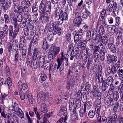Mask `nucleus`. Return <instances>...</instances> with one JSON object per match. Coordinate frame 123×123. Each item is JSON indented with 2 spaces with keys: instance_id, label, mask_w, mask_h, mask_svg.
<instances>
[{
  "instance_id": "19",
  "label": "nucleus",
  "mask_w": 123,
  "mask_h": 123,
  "mask_svg": "<svg viewBox=\"0 0 123 123\" xmlns=\"http://www.w3.org/2000/svg\"><path fill=\"white\" fill-rule=\"evenodd\" d=\"M113 81V77L111 76L108 77L106 79V82L107 85H113L112 83Z\"/></svg>"
},
{
  "instance_id": "12",
  "label": "nucleus",
  "mask_w": 123,
  "mask_h": 123,
  "mask_svg": "<svg viewBox=\"0 0 123 123\" xmlns=\"http://www.w3.org/2000/svg\"><path fill=\"white\" fill-rule=\"evenodd\" d=\"M25 98L27 99V98L29 99V100L31 104H32L33 101V99L31 94L30 93H28V92H26L25 94Z\"/></svg>"
},
{
  "instance_id": "57",
  "label": "nucleus",
  "mask_w": 123,
  "mask_h": 123,
  "mask_svg": "<svg viewBox=\"0 0 123 123\" xmlns=\"http://www.w3.org/2000/svg\"><path fill=\"white\" fill-rule=\"evenodd\" d=\"M18 50L17 49L15 52V61H17L19 57Z\"/></svg>"
},
{
  "instance_id": "4",
  "label": "nucleus",
  "mask_w": 123,
  "mask_h": 123,
  "mask_svg": "<svg viewBox=\"0 0 123 123\" xmlns=\"http://www.w3.org/2000/svg\"><path fill=\"white\" fill-rule=\"evenodd\" d=\"M80 51L78 50H75V51L73 50L72 51L70 54V59L73 60L74 58L75 57L76 58H78L80 56Z\"/></svg>"
},
{
  "instance_id": "33",
  "label": "nucleus",
  "mask_w": 123,
  "mask_h": 123,
  "mask_svg": "<svg viewBox=\"0 0 123 123\" xmlns=\"http://www.w3.org/2000/svg\"><path fill=\"white\" fill-rule=\"evenodd\" d=\"M96 79H98V82L99 84L102 82L103 78L101 75L96 74L95 76Z\"/></svg>"
},
{
  "instance_id": "22",
  "label": "nucleus",
  "mask_w": 123,
  "mask_h": 123,
  "mask_svg": "<svg viewBox=\"0 0 123 123\" xmlns=\"http://www.w3.org/2000/svg\"><path fill=\"white\" fill-rule=\"evenodd\" d=\"M45 11L44 12L42 13H44L46 12L47 15L49 14L51 12V6L50 5H47L44 8Z\"/></svg>"
},
{
  "instance_id": "62",
  "label": "nucleus",
  "mask_w": 123,
  "mask_h": 123,
  "mask_svg": "<svg viewBox=\"0 0 123 123\" xmlns=\"http://www.w3.org/2000/svg\"><path fill=\"white\" fill-rule=\"evenodd\" d=\"M106 14V11L105 10H103L101 12L100 14V15L101 16V18L103 19Z\"/></svg>"
},
{
  "instance_id": "38",
  "label": "nucleus",
  "mask_w": 123,
  "mask_h": 123,
  "mask_svg": "<svg viewBox=\"0 0 123 123\" xmlns=\"http://www.w3.org/2000/svg\"><path fill=\"white\" fill-rule=\"evenodd\" d=\"M1 116L4 118L8 119V121L9 119H10V117H11L10 115L8 113L6 115L5 114L4 112H2L1 113Z\"/></svg>"
},
{
  "instance_id": "36",
  "label": "nucleus",
  "mask_w": 123,
  "mask_h": 123,
  "mask_svg": "<svg viewBox=\"0 0 123 123\" xmlns=\"http://www.w3.org/2000/svg\"><path fill=\"white\" fill-rule=\"evenodd\" d=\"M113 97L114 100L115 101H117L119 98V95L117 91H115L114 92Z\"/></svg>"
},
{
  "instance_id": "45",
  "label": "nucleus",
  "mask_w": 123,
  "mask_h": 123,
  "mask_svg": "<svg viewBox=\"0 0 123 123\" xmlns=\"http://www.w3.org/2000/svg\"><path fill=\"white\" fill-rule=\"evenodd\" d=\"M86 111L83 108H81L79 111V115L81 117H83L85 114Z\"/></svg>"
},
{
  "instance_id": "63",
  "label": "nucleus",
  "mask_w": 123,
  "mask_h": 123,
  "mask_svg": "<svg viewBox=\"0 0 123 123\" xmlns=\"http://www.w3.org/2000/svg\"><path fill=\"white\" fill-rule=\"evenodd\" d=\"M111 58L112 62H115L117 60V57L114 55H111Z\"/></svg>"
},
{
  "instance_id": "23",
  "label": "nucleus",
  "mask_w": 123,
  "mask_h": 123,
  "mask_svg": "<svg viewBox=\"0 0 123 123\" xmlns=\"http://www.w3.org/2000/svg\"><path fill=\"white\" fill-rule=\"evenodd\" d=\"M105 105H107L108 106L110 105H112L114 103L113 101V99L112 98H110L107 100H105Z\"/></svg>"
},
{
  "instance_id": "50",
  "label": "nucleus",
  "mask_w": 123,
  "mask_h": 123,
  "mask_svg": "<svg viewBox=\"0 0 123 123\" xmlns=\"http://www.w3.org/2000/svg\"><path fill=\"white\" fill-rule=\"evenodd\" d=\"M74 101L71 100H70L69 102V110L70 111H71L72 110V109L73 108V105L74 104Z\"/></svg>"
},
{
  "instance_id": "37",
  "label": "nucleus",
  "mask_w": 123,
  "mask_h": 123,
  "mask_svg": "<svg viewBox=\"0 0 123 123\" xmlns=\"http://www.w3.org/2000/svg\"><path fill=\"white\" fill-rule=\"evenodd\" d=\"M116 71L118 73L120 77H123V72L122 69H120L119 67H118L117 68Z\"/></svg>"
},
{
  "instance_id": "58",
  "label": "nucleus",
  "mask_w": 123,
  "mask_h": 123,
  "mask_svg": "<svg viewBox=\"0 0 123 123\" xmlns=\"http://www.w3.org/2000/svg\"><path fill=\"white\" fill-rule=\"evenodd\" d=\"M117 3L115 2H114L113 6H112L111 9L114 12L116 11L117 8Z\"/></svg>"
},
{
  "instance_id": "1",
  "label": "nucleus",
  "mask_w": 123,
  "mask_h": 123,
  "mask_svg": "<svg viewBox=\"0 0 123 123\" xmlns=\"http://www.w3.org/2000/svg\"><path fill=\"white\" fill-rule=\"evenodd\" d=\"M13 24L14 25V30L12 26L10 25L9 27V36L11 38H15L19 31V27L18 25L17 21L15 19H13Z\"/></svg>"
},
{
  "instance_id": "16",
  "label": "nucleus",
  "mask_w": 123,
  "mask_h": 123,
  "mask_svg": "<svg viewBox=\"0 0 123 123\" xmlns=\"http://www.w3.org/2000/svg\"><path fill=\"white\" fill-rule=\"evenodd\" d=\"M73 24L74 26L79 27L81 24V22L79 19L75 18L73 20Z\"/></svg>"
},
{
  "instance_id": "44",
  "label": "nucleus",
  "mask_w": 123,
  "mask_h": 123,
  "mask_svg": "<svg viewBox=\"0 0 123 123\" xmlns=\"http://www.w3.org/2000/svg\"><path fill=\"white\" fill-rule=\"evenodd\" d=\"M33 63L32 66L34 69H37L38 67V63L37 61H35V60L33 59L32 61Z\"/></svg>"
},
{
  "instance_id": "14",
  "label": "nucleus",
  "mask_w": 123,
  "mask_h": 123,
  "mask_svg": "<svg viewBox=\"0 0 123 123\" xmlns=\"http://www.w3.org/2000/svg\"><path fill=\"white\" fill-rule=\"evenodd\" d=\"M80 41L78 42L77 43H76L75 45H77V46H80L81 47H84L86 46V40H85L83 41L82 39L81 40H80Z\"/></svg>"
},
{
  "instance_id": "61",
  "label": "nucleus",
  "mask_w": 123,
  "mask_h": 123,
  "mask_svg": "<svg viewBox=\"0 0 123 123\" xmlns=\"http://www.w3.org/2000/svg\"><path fill=\"white\" fill-rule=\"evenodd\" d=\"M75 17L76 18L79 19V18H80L81 17V13L77 12H75Z\"/></svg>"
},
{
  "instance_id": "13",
  "label": "nucleus",
  "mask_w": 123,
  "mask_h": 123,
  "mask_svg": "<svg viewBox=\"0 0 123 123\" xmlns=\"http://www.w3.org/2000/svg\"><path fill=\"white\" fill-rule=\"evenodd\" d=\"M40 19L41 20L43 23H46L48 22L49 20V18L48 17L42 14L41 15Z\"/></svg>"
},
{
  "instance_id": "49",
  "label": "nucleus",
  "mask_w": 123,
  "mask_h": 123,
  "mask_svg": "<svg viewBox=\"0 0 123 123\" xmlns=\"http://www.w3.org/2000/svg\"><path fill=\"white\" fill-rule=\"evenodd\" d=\"M94 54V59L95 62H97L99 60V54L98 53L96 52L95 53H93Z\"/></svg>"
},
{
  "instance_id": "39",
  "label": "nucleus",
  "mask_w": 123,
  "mask_h": 123,
  "mask_svg": "<svg viewBox=\"0 0 123 123\" xmlns=\"http://www.w3.org/2000/svg\"><path fill=\"white\" fill-rule=\"evenodd\" d=\"M95 114V111L91 110H90L89 112L88 115L89 117L91 118H93Z\"/></svg>"
},
{
  "instance_id": "9",
  "label": "nucleus",
  "mask_w": 123,
  "mask_h": 123,
  "mask_svg": "<svg viewBox=\"0 0 123 123\" xmlns=\"http://www.w3.org/2000/svg\"><path fill=\"white\" fill-rule=\"evenodd\" d=\"M44 0H42L41 2L39 7V11L40 13L44 12L45 11L44 9V8L47 6V5L48 4V3H47V4L46 3L45 4H44Z\"/></svg>"
},
{
  "instance_id": "64",
  "label": "nucleus",
  "mask_w": 123,
  "mask_h": 123,
  "mask_svg": "<svg viewBox=\"0 0 123 123\" xmlns=\"http://www.w3.org/2000/svg\"><path fill=\"white\" fill-rule=\"evenodd\" d=\"M120 18L119 17H117L116 18V25L117 26H118L120 23Z\"/></svg>"
},
{
  "instance_id": "21",
  "label": "nucleus",
  "mask_w": 123,
  "mask_h": 123,
  "mask_svg": "<svg viewBox=\"0 0 123 123\" xmlns=\"http://www.w3.org/2000/svg\"><path fill=\"white\" fill-rule=\"evenodd\" d=\"M26 51L25 49H22L21 52L20 59L21 60H23L26 57Z\"/></svg>"
},
{
  "instance_id": "42",
  "label": "nucleus",
  "mask_w": 123,
  "mask_h": 123,
  "mask_svg": "<svg viewBox=\"0 0 123 123\" xmlns=\"http://www.w3.org/2000/svg\"><path fill=\"white\" fill-rule=\"evenodd\" d=\"M13 6H14V12L16 13L18 12L19 6L18 4L17 3H14Z\"/></svg>"
},
{
  "instance_id": "2",
  "label": "nucleus",
  "mask_w": 123,
  "mask_h": 123,
  "mask_svg": "<svg viewBox=\"0 0 123 123\" xmlns=\"http://www.w3.org/2000/svg\"><path fill=\"white\" fill-rule=\"evenodd\" d=\"M49 31L52 32L53 34H56L60 35L61 32V30L59 27V24L51 21L50 22L48 26Z\"/></svg>"
},
{
  "instance_id": "26",
  "label": "nucleus",
  "mask_w": 123,
  "mask_h": 123,
  "mask_svg": "<svg viewBox=\"0 0 123 123\" xmlns=\"http://www.w3.org/2000/svg\"><path fill=\"white\" fill-rule=\"evenodd\" d=\"M100 56L101 61L104 62L103 61L105 57V55L104 51L102 49L100 50Z\"/></svg>"
},
{
  "instance_id": "35",
  "label": "nucleus",
  "mask_w": 123,
  "mask_h": 123,
  "mask_svg": "<svg viewBox=\"0 0 123 123\" xmlns=\"http://www.w3.org/2000/svg\"><path fill=\"white\" fill-rule=\"evenodd\" d=\"M7 25L6 24L4 25V26L3 27V30L4 32V34H8L9 31Z\"/></svg>"
},
{
  "instance_id": "7",
  "label": "nucleus",
  "mask_w": 123,
  "mask_h": 123,
  "mask_svg": "<svg viewBox=\"0 0 123 123\" xmlns=\"http://www.w3.org/2000/svg\"><path fill=\"white\" fill-rule=\"evenodd\" d=\"M117 118V115L115 113L108 120L107 123H118L116 120Z\"/></svg>"
},
{
  "instance_id": "43",
  "label": "nucleus",
  "mask_w": 123,
  "mask_h": 123,
  "mask_svg": "<svg viewBox=\"0 0 123 123\" xmlns=\"http://www.w3.org/2000/svg\"><path fill=\"white\" fill-rule=\"evenodd\" d=\"M81 40L82 39L81 38H79V35L78 34H76L74 36V41L75 43H78V42H79L80 41V40Z\"/></svg>"
},
{
  "instance_id": "40",
  "label": "nucleus",
  "mask_w": 123,
  "mask_h": 123,
  "mask_svg": "<svg viewBox=\"0 0 123 123\" xmlns=\"http://www.w3.org/2000/svg\"><path fill=\"white\" fill-rule=\"evenodd\" d=\"M5 72L7 77H9L10 75V69L9 67L6 66L5 69Z\"/></svg>"
},
{
  "instance_id": "29",
  "label": "nucleus",
  "mask_w": 123,
  "mask_h": 123,
  "mask_svg": "<svg viewBox=\"0 0 123 123\" xmlns=\"http://www.w3.org/2000/svg\"><path fill=\"white\" fill-rule=\"evenodd\" d=\"M93 96L95 97L98 96V99H101V93L99 92V91H93Z\"/></svg>"
},
{
  "instance_id": "24",
  "label": "nucleus",
  "mask_w": 123,
  "mask_h": 123,
  "mask_svg": "<svg viewBox=\"0 0 123 123\" xmlns=\"http://www.w3.org/2000/svg\"><path fill=\"white\" fill-rule=\"evenodd\" d=\"M15 104H16V103H15L14 104L15 106L14 105H13L12 106L13 107V108L14 110L15 111L16 113L17 112L18 114H20L23 112L22 111V110L19 108L15 106Z\"/></svg>"
},
{
  "instance_id": "60",
  "label": "nucleus",
  "mask_w": 123,
  "mask_h": 123,
  "mask_svg": "<svg viewBox=\"0 0 123 123\" xmlns=\"http://www.w3.org/2000/svg\"><path fill=\"white\" fill-rule=\"evenodd\" d=\"M43 49H45V48L46 50H47V49H48V48L47 47V41L45 40H44L43 42Z\"/></svg>"
},
{
  "instance_id": "11",
  "label": "nucleus",
  "mask_w": 123,
  "mask_h": 123,
  "mask_svg": "<svg viewBox=\"0 0 123 123\" xmlns=\"http://www.w3.org/2000/svg\"><path fill=\"white\" fill-rule=\"evenodd\" d=\"M18 85L19 88L20 89L22 88L23 90H25L28 87V86L27 83L25 82L19 81L18 82Z\"/></svg>"
},
{
  "instance_id": "15",
  "label": "nucleus",
  "mask_w": 123,
  "mask_h": 123,
  "mask_svg": "<svg viewBox=\"0 0 123 123\" xmlns=\"http://www.w3.org/2000/svg\"><path fill=\"white\" fill-rule=\"evenodd\" d=\"M108 47L109 49L113 53H115L116 52V49L113 43L112 42L108 43Z\"/></svg>"
},
{
  "instance_id": "6",
  "label": "nucleus",
  "mask_w": 123,
  "mask_h": 123,
  "mask_svg": "<svg viewBox=\"0 0 123 123\" xmlns=\"http://www.w3.org/2000/svg\"><path fill=\"white\" fill-rule=\"evenodd\" d=\"M97 120L98 123H106L107 121V118L104 116H102L101 117L100 115L98 114Z\"/></svg>"
},
{
  "instance_id": "47",
  "label": "nucleus",
  "mask_w": 123,
  "mask_h": 123,
  "mask_svg": "<svg viewBox=\"0 0 123 123\" xmlns=\"http://www.w3.org/2000/svg\"><path fill=\"white\" fill-rule=\"evenodd\" d=\"M49 52L48 54V57L49 60L51 61L54 58H55L56 56H54L53 53H52L51 54V52H50L49 51Z\"/></svg>"
},
{
  "instance_id": "55",
  "label": "nucleus",
  "mask_w": 123,
  "mask_h": 123,
  "mask_svg": "<svg viewBox=\"0 0 123 123\" xmlns=\"http://www.w3.org/2000/svg\"><path fill=\"white\" fill-rule=\"evenodd\" d=\"M99 48L97 45L94 46L93 49V53H95L99 51Z\"/></svg>"
},
{
  "instance_id": "27",
  "label": "nucleus",
  "mask_w": 123,
  "mask_h": 123,
  "mask_svg": "<svg viewBox=\"0 0 123 123\" xmlns=\"http://www.w3.org/2000/svg\"><path fill=\"white\" fill-rule=\"evenodd\" d=\"M90 103H91L88 101L86 102L84 104V109L85 111L86 110H88L91 106Z\"/></svg>"
},
{
  "instance_id": "17",
  "label": "nucleus",
  "mask_w": 123,
  "mask_h": 123,
  "mask_svg": "<svg viewBox=\"0 0 123 123\" xmlns=\"http://www.w3.org/2000/svg\"><path fill=\"white\" fill-rule=\"evenodd\" d=\"M46 94L44 92H40L39 94H37V96H39L40 99L43 100H44L46 98Z\"/></svg>"
},
{
  "instance_id": "31",
  "label": "nucleus",
  "mask_w": 123,
  "mask_h": 123,
  "mask_svg": "<svg viewBox=\"0 0 123 123\" xmlns=\"http://www.w3.org/2000/svg\"><path fill=\"white\" fill-rule=\"evenodd\" d=\"M105 32L104 27L102 25H101L99 27V35H102Z\"/></svg>"
},
{
  "instance_id": "20",
  "label": "nucleus",
  "mask_w": 123,
  "mask_h": 123,
  "mask_svg": "<svg viewBox=\"0 0 123 123\" xmlns=\"http://www.w3.org/2000/svg\"><path fill=\"white\" fill-rule=\"evenodd\" d=\"M25 90L21 89L19 91V93L21 99V100H23L25 98Z\"/></svg>"
},
{
  "instance_id": "18",
  "label": "nucleus",
  "mask_w": 123,
  "mask_h": 123,
  "mask_svg": "<svg viewBox=\"0 0 123 123\" xmlns=\"http://www.w3.org/2000/svg\"><path fill=\"white\" fill-rule=\"evenodd\" d=\"M100 37L98 36V35L92 36V39L95 41V44H98L100 41Z\"/></svg>"
},
{
  "instance_id": "51",
  "label": "nucleus",
  "mask_w": 123,
  "mask_h": 123,
  "mask_svg": "<svg viewBox=\"0 0 123 123\" xmlns=\"http://www.w3.org/2000/svg\"><path fill=\"white\" fill-rule=\"evenodd\" d=\"M41 78V79L42 80L44 81L46 80L47 77L46 76V75L44 74V72H42Z\"/></svg>"
},
{
  "instance_id": "3",
  "label": "nucleus",
  "mask_w": 123,
  "mask_h": 123,
  "mask_svg": "<svg viewBox=\"0 0 123 123\" xmlns=\"http://www.w3.org/2000/svg\"><path fill=\"white\" fill-rule=\"evenodd\" d=\"M68 15L66 13H63L62 10L60 11L59 18L58 20V23L61 24L64 20H67L68 19Z\"/></svg>"
},
{
  "instance_id": "48",
  "label": "nucleus",
  "mask_w": 123,
  "mask_h": 123,
  "mask_svg": "<svg viewBox=\"0 0 123 123\" xmlns=\"http://www.w3.org/2000/svg\"><path fill=\"white\" fill-rule=\"evenodd\" d=\"M91 38V31H88L87 33L86 39L87 41H88Z\"/></svg>"
},
{
  "instance_id": "10",
  "label": "nucleus",
  "mask_w": 123,
  "mask_h": 123,
  "mask_svg": "<svg viewBox=\"0 0 123 123\" xmlns=\"http://www.w3.org/2000/svg\"><path fill=\"white\" fill-rule=\"evenodd\" d=\"M40 56V53L38 52V49L37 48H35L33 55V59H37Z\"/></svg>"
},
{
  "instance_id": "46",
  "label": "nucleus",
  "mask_w": 123,
  "mask_h": 123,
  "mask_svg": "<svg viewBox=\"0 0 123 123\" xmlns=\"http://www.w3.org/2000/svg\"><path fill=\"white\" fill-rule=\"evenodd\" d=\"M60 112L61 113H64L63 114L66 113L67 112V108L66 107L62 106L60 107Z\"/></svg>"
},
{
  "instance_id": "53",
  "label": "nucleus",
  "mask_w": 123,
  "mask_h": 123,
  "mask_svg": "<svg viewBox=\"0 0 123 123\" xmlns=\"http://www.w3.org/2000/svg\"><path fill=\"white\" fill-rule=\"evenodd\" d=\"M25 21L23 22H22L20 24V26L21 28H24L25 27L26 25V23L27 22L26 20L25 19H24Z\"/></svg>"
},
{
  "instance_id": "41",
  "label": "nucleus",
  "mask_w": 123,
  "mask_h": 123,
  "mask_svg": "<svg viewBox=\"0 0 123 123\" xmlns=\"http://www.w3.org/2000/svg\"><path fill=\"white\" fill-rule=\"evenodd\" d=\"M108 31L110 33L111 32L113 33L114 32L115 30V26L114 25L109 26L107 29Z\"/></svg>"
},
{
  "instance_id": "34",
  "label": "nucleus",
  "mask_w": 123,
  "mask_h": 123,
  "mask_svg": "<svg viewBox=\"0 0 123 123\" xmlns=\"http://www.w3.org/2000/svg\"><path fill=\"white\" fill-rule=\"evenodd\" d=\"M108 91V93L110 95H112L113 93L114 89V86L113 85H110Z\"/></svg>"
},
{
  "instance_id": "30",
  "label": "nucleus",
  "mask_w": 123,
  "mask_h": 123,
  "mask_svg": "<svg viewBox=\"0 0 123 123\" xmlns=\"http://www.w3.org/2000/svg\"><path fill=\"white\" fill-rule=\"evenodd\" d=\"M10 3H8L7 2H3L1 4L2 8L5 10H7L8 6L10 5Z\"/></svg>"
},
{
  "instance_id": "54",
  "label": "nucleus",
  "mask_w": 123,
  "mask_h": 123,
  "mask_svg": "<svg viewBox=\"0 0 123 123\" xmlns=\"http://www.w3.org/2000/svg\"><path fill=\"white\" fill-rule=\"evenodd\" d=\"M107 84L105 83H102V86L101 87L102 91H105L107 88Z\"/></svg>"
},
{
  "instance_id": "59",
  "label": "nucleus",
  "mask_w": 123,
  "mask_h": 123,
  "mask_svg": "<svg viewBox=\"0 0 123 123\" xmlns=\"http://www.w3.org/2000/svg\"><path fill=\"white\" fill-rule=\"evenodd\" d=\"M31 60L29 59H27L26 61V63L27 65H29L31 67L32 66L33 62Z\"/></svg>"
},
{
  "instance_id": "28",
  "label": "nucleus",
  "mask_w": 123,
  "mask_h": 123,
  "mask_svg": "<svg viewBox=\"0 0 123 123\" xmlns=\"http://www.w3.org/2000/svg\"><path fill=\"white\" fill-rule=\"evenodd\" d=\"M10 44H11L13 47V48H17L18 47V43L17 40L13 41L12 42H10Z\"/></svg>"
},
{
  "instance_id": "8",
  "label": "nucleus",
  "mask_w": 123,
  "mask_h": 123,
  "mask_svg": "<svg viewBox=\"0 0 123 123\" xmlns=\"http://www.w3.org/2000/svg\"><path fill=\"white\" fill-rule=\"evenodd\" d=\"M28 11V8L26 6H19L18 12L20 14L22 12H24L25 14H27Z\"/></svg>"
},
{
  "instance_id": "32",
  "label": "nucleus",
  "mask_w": 123,
  "mask_h": 123,
  "mask_svg": "<svg viewBox=\"0 0 123 123\" xmlns=\"http://www.w3.org/2000/svg\"><path fill=\"white\" fill-rule=\"evenodd\" d=\"M50 65V63L49 62L44 63L43 67L44 69L45 70H48L49 69V70H50L51 69Z\"/></svg>"
},
{
  "instance_id": "52",
  "label": "nucleus",
  "mask_w": 123,
  "mask_h": 123,
  "mask_svg": "<svg viewBox=\"0 0 123 123\" xmlns=\"http://www.w3.org/2000/svg\"><path fill=\"white\" fill-rule=\"evenodd\" d=\"M81 105V100L79 99H78L76 101V107H80Z\"/></svg>"
},
{
  "instance_id": "5",
  "label": "nucleus",
  "mask_w": 123,
  "mask_h": 123,
  "mask_svg": "<svg viewBox=\"0 0 123 123\" xmlns=\"http://www.w3.org/2000/svg\"><path fill=\"white\" fill-rule=\"evenodd\" d=\"M49 51L52 53L54 55H57L59 52L60 48L59 47L55 46H52L51 47L50 49H49Z\"/></svg>"
},
{
  "instance_id": "56",
  "label": "nucleus",
  "mask_w": 123,
  "mask_h": 123,
  "mask_svg": "<svg viewBox=\"0 0 123 123\" xmlns=\"http://www.w3.org/2000/svg\"><path fill=\"white\" fill-rule=\"evenodd\" d=\"M6 81L8 85L9 86H11L12 84V81L10 77H8Z\"/></svg>"
},
{
  "instance_id": "25",
  "label": "nucleus",
  "mask_w": 123,
  "mask_h": 123,
  "mask_svg": "<svg viewBox=\"0 0 123 123\" xmlns=\"http://www.w3.org/2000/svg\"><path fill=\"white\" fill-rule=\"evenodd\" d=\"M101 41L102 43L105 44H106L107 42V37L105 35L103 36H100V41Z\"/></svg>"
}]
</instances>
